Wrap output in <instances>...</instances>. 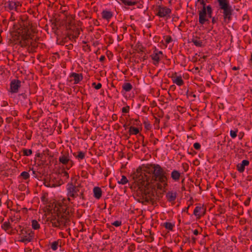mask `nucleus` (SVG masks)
<instances>
[{
    "label": "nucleus",
    "instance_id": "nucleus-1",
    "mask_svg": "<svg viewBox=\"0 0 252 252\" xmlns=\"http://www.w3.org/2000/svg\"><path fill=\"white\" fill-rule=\"evenodd\" d=\"M153 169L151 170L152 173V177H148L146 174L143 175L142 168L139 166L136 171H134L131 174V177L132 179L144 180L147 181L146 187L150 184H152L155 182H158L164 185V187L167 186V173L158 164H153L151 165ZM143 180L140 181L141 183H143Z\"/></svg>",
    "mask_w": 252,
    "mask_h": 252
},
{
    "label": "nucleus",
    "instance_id": "nucleus-2",
    "mask_svg": "<svg viewBox=\"0 0 252 252\" xmlns=\"http://www.w3.org/2000/svg\"><path fill=\"white\" fill-rule=\"evenodd\" d=\"M220 8L223 10L224 21L228 23L232 19L233 9L229 4V0H217Z\"/></svg>",
    "mask_w": 252,
    "mask_h": 252
},
{
    "label": "nucleus",
    "instance_id": "nucleus-3",
    "mask_svg": "<svg viewBox=\"0 0 252 252\" xmlns=\"http://www.w3.org/2000/svg\"><path fill=\"white\" fill-rule=\"evenodd\" d=\"M30 93L25 91L24 93L19 94L17 95L18 102L23 106L28 108L30 110L32 108V102L31 99L28 97Z\"/></svg>",
    "mask_w": 252,
    "mask_h": 252
},
{
    "label": "nucleus",
    "instance_id": "nucleus-4",
    "mask_svg": "<svg viewBox=\"0 0 252 252\" xmlns=\"http://www.w3.org/2000/svg\"><path fill=\"white\" fill-rule=\"evenodd\" d=\"M21 22L20 23V27L19 28L20 32L19 34L28 33L31 35L30 32V26L31 22L28 20L27 16H23L21 18Z\"/></svg>",
    "mask_w": 252,
    "mask_h": 252
},
{
    "label": "nucleus",
    "instance_id": "nucleus-5",
    "mask_svg": "<svg viewBox=\"0 0 252 252\" xmlns=\"http://www.w3.org/2000/svg\"><path fill=\"white\" fill-rule=\"evenodd\" d=\"M135 182H137V186H139V189L141 191L142 196L144 197L148 196L149 194H150V192H151V190H149V187L150 185L146 187V185L147 184V181H143V183H141L140 181H142V180H138L137 179H133Z\"/></svg>",
    "mask_w": 252,
    "mask_h": 252
},
{
    "label": "nucleus",
    "instance_id": "nucleus-6",
    "mask_svg": "<svg viewBox=\"0 0 252 252\" xmlns=\"http://www.w3.org/2000/svg\"><path fill=\"white\" fill-rule=\"evenodd\" d=\"M80 187L74 186L72 183L68 184L67 186V195L73 198L77 197L80 192Z\"/></svg>",
    "mask_w": 252,
    "mask_h": 252
},
{
    "label": "nucleus",
    "instance_id": "nucleus-7",
    "mask_svg": "<svg viewBox=\"0 0 252 252\" xmlns=\"http://www.w3.org/2000/svg\"><path fill=\"white\" fill-rule=\"evenodd\" d=\"M64 213L65 215H62L61 217L59 215H58V221L59 223L60 226L63 225V227H66L68 225H70V220L68 217H67V215L68 214V212L67 213H66V210H65Z\"/></svg>",
    "mask_w": 252,
    "mask_h": 252
},
{
    "label": "nucleus",
    "instance_id": "nucleus-8",
    "mask_svg": "<svg viewBox=\"0 0 252 252\" xmlns=\"http://www.w3.org/2000/svg\"><path fill=\"white\" fill-rule=\"evenodd\" d=\"M59 161L65 165L67 169H69L73 165V162L70 160L69 157L63 154L59 157Z\"/></svg>",
    "mask_w": 252,
    "mask_h": 252
},
{
    "label": "nucleus",
    "instance_id": "nucleus-9",
    "mask_svg": "<svg viewBox=\"0 0 252 252\" xmlns=\"http://www.w3.org/2000/svg\"><path fill=\"white\" fill-rule=\"evenodd\" d=\"M158 13L157 15L160 17H169V14L171 12V10L170 8L167 7H162L161 6H158L157 9Z\"/></svg>",
    "mask_w": 252,
    "mask_h": 252
},
{
    "label": "nucleus",
    "instance_id": "nucleus-10",
    "mask_svg": "<svg viewBox=\"0 0 252 252\" xmlns=\"http://www.w3.org/2000/svg\"><path fill=\"white\" fill-rule=\"evenodd\" d=\"M207 16V6H203L202 9L199 11V22L203 25L205 22H209V20L206 18Z\"/></svg>",
    "mask_w": 252,
    "mask_h": 252
},
{
    "label": "nucleus",
    "instance_id": "nucleus-11",
    "mask_svg": "<svg viewBox=\"0 0 252 252\" xmlns=\"http://www.w3.org/2000/svg\"><path fill=\"white\" fill-rule=\"evenodd\" d=\"M20 235H21L20 236V238H28V237L30 238L32 236V240H33L34 237V232L30 229L23 228L20 231Z\"/></svg>",
    "mask_w": 252,
    "mask_h": 252
},
{
    "label": "nucleus",
    "instance_id": "nucleus-12",
    "mask_svg": "<svg viewBox=\"0 0 252 252\" xmlns=\"http://www.w3.org/2000/svg\"><path fill=\"white\" fill-rule=\"evenodd\" d=\"M10 92L12 93H16L21 86V82L18 79H13L10 82Z\"/></svg>",
    "mask_w": 252,
    "mask_h": 252
},
{
    "label": "nucleus",
    "instance_id": "nucleus-13",
    "mask_svg": "<svg viewBox=\"0 0 252 252\" xmlns=\"http://www.w3.org/2000/svg\"><path fill=\"white\" fill-rule=\"evenodd\" d=\"M21 40L19 42V45L22 47H25L29 45V39H32V35L28 33L20 34Z\"/></svg>",
    "mask_w": 252,
    "mask_h": 252
},
{
    "label": "nucleus",
    "instance_id": "nucleus-14",
    "mask_svg": "<svg viewBox=\"0 0 252 252\" xmlns=\"http://www.w3.org/2000/svg\"><path fill=\"white\" fill-rule=\"evenodd\" d=\"M80 34V30L78 28H75L71 29L67 33V37L69 39H73L75 41L76 38H77Z\"/></svg>",
    "mask_w": 252,
    "mask_h": 252
},
{
    "label": "nucleus",
    "instance_id": "nucleus-15",
    "mask_svg": "<svg viewBox=\"0 0 252 252\" xmlns=\"http://www.w3.org/2000/svg\"><path fill=\"white\" fill-rule=\"evenodd\" d=\"M70 78H73L74 84H77L82 80L83 77L81 73L72 72L69 75Z\"/></svg>",
    "mask_w": 252,
    "mask_h": 252
},
{
    "label": "nucleus",
    "instance_id": "nucleus-16",
    "mask_svg": "<svg viewBox=\"0 0 252 252\" xmlns=\"http://www.w3.org/2000/svg\"><path fill=\"white\" fill-rule=\"evenodd\" d=\"M250 163V162L248 160H242L241 163H238L237 165V169L240 173H242L244 171L245 166H248Z\"/></svg>",
    "mask_w": 252,
    "mask_h": 252
},
{
    "label": "nucleus",
    "instance_id": "nucleus-17",
    "mask_svg": "<svg viewBox=\"0 0 252 252\" xmlns=\"http://www.w3.org/2000/svg\"><path fill=\"white\" fill-rule=\"evenodd\" d=\"M177 73L174 72L171 77L172 79L173 82L176 84L177 85L179 86H181L184 84V81L182 78L181 76H177L176 78L174 77V75H176Z\"/></svg>",
    "mask_w": 252,
    "mask_h": 252
},
{
    "label": "nucleus",
    "instance_id": "nucleus-18",
    "mask_svg": "<svg viewBox=\"0 0 252 252\" xmlns=\"http://www.w3.org/2000/svg\"><path fill=\"white\" fill-rule=\"evenodd\" d=\"M94 196L97 199H99L102 196V190L98 187H95L93 189Z\"/></svg>",
    "mask_w": 252,
    "mask_h": 252
},
{
    "label": "nucleus",
    "instance_id": "nucleus-19",
    "mask_svg": "<svg viewBox=\"0 0 252 252\" xmlns=\"http://www.w3.org/2000/svg\"><path fill=\"white\" fill-rule=\"evenodd\" d=\"M177 197L176 192H173L172 191H169L166 194V197L167 200L170 202L174 201Z\"/></svg>",
    "mask_w": 252,
    "mask_h": 252
},
{
    "label": "nucleus",
    "instance_id": "nucleus-20",
    "mask_svg": "<svg viewBox=\"0 0 252 252\" xmlns=\"http://www.w3.org/2000/svg\"><path fill=\"white\" fill-rule=\"evenodd\" d=\"M157 51L156 49L154 51V53L152 55H151L152 60L154 61V64L155 65H157L158 64V63L160 59H161V57L156 52Z\"/></svg>",
    "mask_w": 252,
    "mask_h": 252
},
{
    "label": "nucleus",
    "instance_id": "nucleus-21",
    "mask_svg": "<svg viewBox=\"0 0 252 252\" xmlns=\"http://www.w3.org/2000/svg\"><path fill=\"white\" fill-rule=\"evenodd\" d=\"M101 14L102 18L107 20H110L113 16L112 12L110 11L103 10Z\"/></svg>",
    "mask_w": 252,
    "mask_h": 252
},
{
    "label": "nucleus",
    "instance_id": "nucleus-22",
    "mask_svg": "<svg viewBox=\"0 0 252 252\" xmlns=\"http://www.w3.org/2000/svg\"><path fill=\"white\" fill-rule=\"evenodd\" d=\"M18 2H15L13 1H8L7 2V5L6 6L10 10H13L17 11Z\"/></svg>",
    "mask_w": 252,
    "mask_h": 252
},
{
    "label": "nucleus",
    "instance_id": "nucleus-23",
    "mask_svg": "<svg viewBox=\"0 0 252 252\" xmlns=\"http://www.w3.org/2000/svg\"><path fill=\"white\" fill-rule=\"evenodd\" d=\"M180 173L176 170H173L171 173V177L175 181H178L180 179Z\"/></svg>",
    "mask_w": 252,
    "mask_h": 252
},
{
    "label": "nucleus",
    "instance_id": "nucleus-24",
    "mask_svg": "<svg viewBox=\"0 0 252 252\" xmlns=\"http://www.w3.org/2000/svg\"><path fill=\"white\" fill-rule=\"evenodd\" d=\"M152 164H147L145 166V169H144L143 170H142L143 175H144V173L145 174V173H147L149 174V175H146L148 177H149L150 176V177H152L151 174H152V173L151 172V170L153 169L151 166Z\"/></svg>",
    "mask_w": 252,
    "mask_h": 252
},
{
    "label": "nucleus",
    "instance_id": "nucleus-25",
    "mask_svg": "<svg viewBox=\"0 0 252 252\" xmlns=\"http://www.w3.org/2000/svg\"><path fill=\"white\" fill-rule=\"evenodd\" d=\"M61 240H58L57 241H54L51 244V248L53 251H56L58 249V247L59 245V244H60V247L61 246Z\"/></svg>",
    "mask_w": 252,
    "mask_h": 252
},
{
    "label": "nucleus",
    "instance_id": "nucleus-26",
    "mask_svg": "<svg viewBox=\"0 0 252 252\" xmlns=\"http://www.w3.org/2000/svg\"><path fill=\"white\" fill-rule=\"evenodd\" d=\"M128 131L129 135H137L139 133V128L132 126L129 127Z\"/></svg>",
    "mask_w": 252,
    "mask_h": 252
},
{
    "label": "nucleus",
    "instance_id": "nucleus-27",
    "mask_svg": "<svg viewBox=\"0 0 252 252\" xmlns=\"http://www.w3.org/2000/svg\"><path fill=\"white\" fill-rule=\"evenodd\" d=\"M122 88L126 92H129L132 89V86L130 83H125Z\"/></svg>",
    "mask_w": 252,
    "mask_h": 252
},
{
    "label": "nucleus",
    "instance_id": "nucleus-28",
    "mask_svg": "<svg viewBox=\"0 0 252 252\" xmlns=\"http://www.w3.org/2000/svg\"><path fill=\"white\" fill-rule=\"evenodd\" d=\"M137 200L142 204H146V203L149 202V198L147 197H144L142 195L139 198L137 199Z\"/></svg>",
    "mask_w": 252,
    "mask_h": 252
},
{
    "label": "nucleus",
    "instance_id": "nucleus-29",
    "mask_svg": "<svg viewBox=\"0 0 252 252\" xmlns=\"http://www.w3.org/2000/svg\"><path fill=\"white\" fill-rule=\"evenodd\" d=\"M125 5L128 6H131L136 5L137 3V1H132L129 0H120Z\"/></svg>",
    "mask_w": 252,
    "mask_h": 252
},
{
    "label": "nucleus",
    "instance_id": "nucleus-30",
    "mask_svg": "<svg viewBox=\"0 0 252 252\" xmlns=\"http://www.w3.org/2000/svg\"><path fill=\"white\" fill-rule=\"evenodd\" d=\"M32 226L33 229L35 230L38 229L40 228V224L36 220H33L32 221Z\"/></svg>",
    "mask_w": 252,
    "mask_h": 252
},
{
    "label": "nucleus",
    "instance_id": "nucleus-31",
    "mask_svg": "<svg viewBox=\"0 0 252 252\" xmlns=\"http://www.w3.org/2000/svg\"><path fill=\"white\" fill-rule=\"evenodd\" d=\"M163 225L165 227L166 229H168L169 230H172L174 226V224H172V223L169 222H164Z\"/></svg>",
    "mask_w": 252,
    "mask_h": 252
},
{
    "label": "nucleus",
    "instance_id": "nucleus-32",
    "mask_svg": "<svg viewBox=\"0 0 252 252\" xmlns=\"http://www.w3.org/2000/svg\"><path fill=\"white\" fill-rule=\"evenodd\" d=\"M191 42L193 43V44L197 47H201L203 46L202 42L201 41L198 40L194 38H192L191 40Z\"/></svg>",
    "mask_w": 252,
    "mask_h": 252
},
{
    "label": "nucleus",
    "instance_id": "nucleus-33",
    "mask_svg": "<svg viewBox=\"0 0 252 252\" xmlns=\"http://www.w3.org/2000/svg\"><path fill=\"white\" fill-rule=\"evenodd\" d=\"M213 13V9L210 5L207 6V15L208 18H212V14Z\"/></svg>",
    "mask_w": 252,
    "mask_h": 252
},
{
    "label": "nucleus",
    "instance_id": "nucleus-34",
    "mask_svg": "<svg viewBox=\"0 0 252 252\" xmlns=\"http://www.w3.org/2000/svg\"><path fill=\"white\" fill-rule=\"evenodd\" d=\"M22 151L24 156H29L31 155L32 153V149H23Z\"/></svg>",
    "mask_w": 252,
    "mask_h": 252
},
{
    "label": "nucleus",
    "instance_id": "nucleus-35",
    "mask_svg": "<svg viewBox=\"0 0 252 252\" xmlns=\"http://www.w3.org/2000/svg\"><path fill=\"white\" fill-rule=\"evenodd\" d=\"M201 207L196 206L193 211L194 215H195V216H198L199 218H200V215H199V212L201 211Z\"/></svg>",
    "mask_w": 252,
    "mask_h": 252
},
{
    "label": "nucleus",
    "instance_id": "nucleus-36",
    "mask_svg": "<svg viewBox=\"0 0 252 252\" xmlns=\"http://www.w3.org/2000/svg\"><path fill=\"white\" fill-rule=\"evenodd\" d=\"M127 182L128 180L127 179L126 177L124 175L122 176L121 180L118 182V184L122 185H125Z\"/></svg>",
    "mask_w": 252,
    "mask_h": 252
},
{
    "label": "nucleus",
    "instance_id": "nucleus-37",
    "mask_svg": "<svg viewBox=\"0 0 252 252\" xmlns=\"http://www.w3.org/2000/svg\"><path fill=\"white\" fill-rule=\"evenodd\" d=\"M20 176L22 177L23 179L27 180L30 178V174L28 172L23 171L21 173Z\"/></svg>",
    "mask_w": 252,
    "mask_h": 252
},
{
    "label": "nucleus",
    "instance_id": "nucleus-38",
    "mask_svg": "<svg viewBox=\"0 0 252 252\" xmlns=\"http://www.w3.org/2000/svg\"><path fill=\"white\" fill-rule=\"evenodd\" d=\"M10 227V223L9 221L4 222L1 225V228L5 230H8Z\"/></svg>",
    "mask_w": 252,
    "mask_h": 252
},
{
    "label": "nucleus",
    "instance_id": "nucleus-39",
    "mask_svg": "<svg viewBox=\"0 0 252 252\" xmlns=\"http://www.w3.org/2000/svg\"><path fill=\"white\" fill-rule=\"evenodd\" d=\"M32 237L30 238L29 237H28V238H20V239L18 240V241L20 242H23L25 244H27L28 243L32 242Z\"/></svg>",
    "mask_w": 252,
    "mask_h": 252
},
{
    "label": "nucleus",
    "instance_id": "nucleus-40",
    "mask_svg": "<svg viewBox=\"0 0 252 252\" xmlns=\"http://www.w3.org/2000/svg\"><path fill=\"white\" fill-rule=\"evenodd\" d=\"M84 189H82L81 190H80L79 194L78 196L79 197V198L82 200H86V198L85 197L84 195Z\"/></svg>",
    "mask_w": 252,
    "mask_h": 252
},
{
    "label": "nucleus",
    "instance_id": "nucleus-41",
    "mask_svg": "<svg viewBox=\"0 0 252 252\" xmlns=\"http://www.w3.org/2000/svg\"><path fill=\"white\" fill-rule=\"evenodd\" d=\"M237 132H238L237 129H236L235 130H231L230 131V134L231 137L232 138H235L237 135Z\"/></svg>",
    "mask_w": 252,
    "mask_h": 252
},
{
    "label": "nucleus",
    "instance_id": "nucleus-42",
    "mask_svg": "<svg viewBox=\"0 0 252 252\" xmlns=\"http://www.w3.org/2000/svg\"><path fill=\"white\" fill-rule=\"evenodd\" d=\"M76 157L79 159H83L85 158V153L82 151H79Z\"/></svg>",
    "mask_w": 252,
    "mask_h": 252
},
{
    "label": "nucleus",
    "instance_id": "nucleus-43",
    "mask_svg": "<svg viewBox=\"0 0 252 252\" xmlns=\"http://www.w3.org/2000/svg\"><path fill=\"white\" fill-rule=\"evenodd\" d=\"M92 86H93L96 90H98L101 88L102 85L100 83L96 84L95 82H94L92 84Z\"/></svg>",
    "mask_w": 252,
    "mask_h": 252
},
{
    "label": "nucleus",
    "instance_id": "nucleus-44",
    "mask_svg": "<svg viewBox=\"0 0 252 252\" xmlns=\"http://www.w3.org/2000/svg\"><path fill=\"white\" fill-rule=\"evenodd\" d=\"M135 250L134 244H131L128 248V252H132Z\"/></svg>",
    "mask_w": 252,
    "mask_h": 252
},
{
    "label": "nucleus",
    "instance_id": "nucleus-45",
    "mask_svg": "<svg viewBox=\"0 0 252 252\" xmlns=\"http://www.w3.org/2000/svg\"><path fill=\"white\" fill-rule=\"evenodd\" d=\"M112 225L116 226L118 227L122 225V221L120 220H116L113 223H112Z\"/></svg>",
    "mask_w": 252,
    "mask_h": 252
},
{
    "label": "nucleus",
    "instance_id": "nucleus-46",
    "mask_svg": "<svg viewBox=\"0 0 252 252\" xmlns=\"http://www.w3.org/2000/svg\"><path fill=\"white\" fill-rule=\"evenodd\" d=\"M150 194H149L148 198L149 199V201H150L151 202H153V201L154 200V198L153 197L154 196V193L152 190H151V192H150ZM152 203L153 204V202H152Z\"/></svg>",
    "mask_w": 252,
    "mask_h": 252
},
{
    "label": "nucleus",
    "instance_id": "nucleus-47",
    "mask_svg": "<svg viewBox=\"0 0 252 252\" xmlns=\"http://www.w3.org/2000/svg\"><path fill=\"white\" fill-rule=\"evenodd\" d=\"M122 111L124 113H128L129 111V106H126V107H123Z\"/></svg>",
    "mask_w": 252,
    "mask_h": 252
},
{
    "label": "nucleus",
    "instance_id": "nucleus-48",
    "mask_svg": "<svg viewBox=\"0 0 252 252\" xmlns=\"http://www.w3.org/2000/svg\"><path fill=\"white\" fill-rule=\"evenodd\" d=\"M130 144L132 143L131 147L133 146L135 150L138 149L139 148V143H129Z\"/></svg>",
    "mask_w": 252,
    "mask_h": 252
},
{
    "label": "nucleus",
    "instance_id": "nucleus-49",
    "mask_svg": "<svg viewBox=\"0 0 252 252\" xmlns=\"http://www.w3.org/2000/svg\"><path fill=\"white\" fill-rule=\"evenodd\" d=\"M39 151H40L39 149H38L37 150L36 154V157H37L38 158H40L42 159L43 158V155L42 153H40Z\"/></svg>",
    "mask_w": 252,
    "mask_h": 252
},
{
    "label": "nucleus",
    "instance_id": "nucleus-50",
    "mask_svg": "<svg viewBox=\"0 0 252 252\" xmlns=\"http://www.w3.org/2000/svg\"><path fill=\"white\" fill-rule=\"evenodd\" d=\"M52 224V226L54 227H60L59 223L57 220L56 221H54L53 222H51Z\"/></svg>",
    "mask_w": 252,
    "mask_h": 252
},
{
    "label": "nucleus",
    "instance_id": "nucleus-51",
    "mask_svg": "<svg viewBox=\"0 0 252 252\" xmlns=\"http://www.w3.org/2000/svg\"><path fill=\"white\" fill-rule=\"evenodd\" d=\"M44 184L45 186H46L47 187H55L54 184H51L50 183H48V182H45L44 183Z\"/></svg>",
    "mask_w": 252,
    "mask_h": 252
},
{
    "label": "nucleus",
    "instance_id": "nucleus-52",
    "mask_svg": "<svg viewBox=\"0 0 252 252\" xmlns=\"http://www.w3.org/2000/svg\"><path fill=\"white\" fill-rule=\"evenodd\" d=\"M193 147L196 150H199L200 149L201 146L199 143H194L193 145Z\"/></svg>",
    "mask_w": 252,
    "mask_h": 252
},
{
    "label": "nucleus",
    "instance_id": "nucleus-53",
    "mask_svg": "<svg viewBox=\"0 0 252 252\" xmlns=\"http://www.w3.org/2000/svg\"><path fill=\"white\" fill-rule=\"evenodd\" d=\"M162 183H160V182H158V184H157V188L159 189H162L163 188H165V187H164V185L163 184V185H161Z\"/></svg>",
    "mask_w": 252,
    "mask_h": 252
},
{
    "label": "nucleus",
    "instance_id": "nucleus-54",
    "mask_svg": "<svg viewBox=\"0 0 252 252\" xmlns=\"http://www.w3.org/2000/svg\"><path fill=\"white\" fill-rule=\"evenodd\" d=\"M36 146H38V148H41L43 147V145L41 144V143H34L32 145V148H34Z\"/></svg>",
    "mask_w": 252,
    "mask_h": 252
},
{
    "label": "nucleus",
    "instance_id": "nucleus-55",
    "mask_svg": "<svg viewBox=\"0 0 252 252\" xmlns=\"http://www.w3.org/2000/svg\"><path fill=\"white\" fill-rule=\"evenodd\" d=\"M172 40V38L170 36L168 35L166 36V39H165V42L167 44L169 43Z\"/></svg>",
    "mask_w": 252,
    "mask_h": 252
},
{
    "label": "nucleus",
    "instance_id": "nucleus-56",
    "mask_svg": "<svg viewBox=\"0 0 252 252\" xmlns=\"http://www.w3.org/2000/svg\"><path fill=\"white\" fill-rule=\"evenodd\" d=\"M183 167L185 172L187 171L189 169V165L187 163H183L182 164Z\"/></svg>",
    "mask_w": 252,
    "mask_h": 252
},
{
    "label": "nucleus",
    "instance_id": "nucleus-57",
    "mask_svg": "<svg viewBox=\"0 0 252 252\" xmlns=\"http://www.w3.org/2000/svg\"><path fill=\"white\" fill-rule=\"evenodd\" d=\"M57 220V219H56V218L55 217H53L51 218V219L48 218L47 219V221H50V222H53L54 221H56Z\"/></svg>",
    "mask_w": 252,
    "mask_h": 252
},
{
    "label": "nucleus",
    "instance_id": "nucleus-58",
    "mask_svg": "<svg viewBox=\"0 0 252 252\" xmlns=\"http://www.w3.org/2000/svg\"><path fill=\"white\" fill-rule=\"evenodd\" d=\"M144 124L145 125V127L147 129H149L151 128V125L145 121L144 122Z\"/></svg>",
    "mask_w": 252,
    "mask_h": 252
},
{
    "label": "nucleus",
    "instance_id": "nucleus-59",
    "mask_svg": "<svg viewBox=\"0 0 252 252\" xmlns=\"http://www.w3.org/2000/svg\"><path fill=\"white\" fill-rule=\"evenodd\" d=\"M142 144V149L141 151H143L144 152H146L145 148V147L147 146V143H141Z\"/></svg>",
    "mask_w": 252,
    "mask_h": 252
},
{
    "label": "nucleus",
    "instance_id": "nucleus-60",
    "mask_svg": "<svg viewBox=\"0 0 252 252\" xmlns=\"http://www.w3.org/2000/svg\"><path fill=\"white\" fill-rule=\"evenodd\" d=\"M251 201V197H248L247 199L244 202V204L246 206H249Z\"/></svg>",
    "mask_w": 252,
    "mask_h": 252
},
{
    "label": "nucleus",
    "instance_id": "nucleus-61",
    "mask_svg": "<svg viewBox=\"0 0 252 252\" xmlns=\"http://www.w3.org/2000/svg\"><path fill=\"white\" fill-rule=\"evenodd\" d=\"M137 48L138 49V53L143 52L144 51L143 49H144V48L143 47H142V46H138V47Z\"/></svg>",
    "mask_w": 252,
    "mask_h": 252
},
{
    "label": "nucleus",
    "instance_id": "nucleus-62",
    "mask_svg": "<svg viewBox=\"0 0 252 252\" xmlns=\"http://www.w3.org/2000/svg\"><path fill=\"white\" fill-rule=\"evenodd\" d=\"M133 124L136 126H140L141 124H140V121L138 119H135Z\"/></svg>",
    "mask_w": 252,
    "mask_h": 252
},
{
    "label": "nucleus",
    "instance_id": "nucleus-63",
    "mask_svg": "<svg viewBox=\"0 0 252 252\" xmlns=\"http://www.w3.org/2000/svg\"><path fill=\"white\" fill-rule=\"evenodd\" d=\"M197 2H199L200 4L203 6H206V3L204 1V0H197Z\"/></svg>",
    "mask_w": 252,
    "mask_h": 252
},
{
    "label": "nucleus",
    "instance_id": "nucleus-64",
    "mask_svg": "<svg viewBox=\"0 0 252 252\" xmlns=\"http://www.w3.org/2000/svg\"><path fill=\"white\" fill-rule=\"evenodd\" d=\"M156 52L161 57V59H162L164 57V55L162 53V51H156Z\"/></svg>",
    "mask_w": 252,
    "mask_h": 252
}]
</instances>
